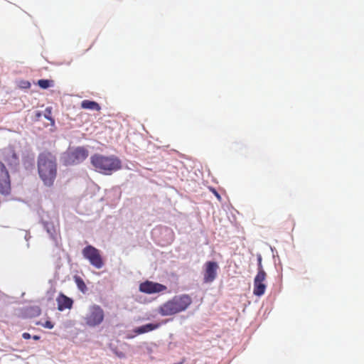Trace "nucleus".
<instances>
[{"label":"nucleus","instance_id":"obj_1","mask_svg":"<svg viewBox=\"0 0 364 364\" xmlns=\"http://www.w3.org/2000/svg\"><path fill=\"white\" fill-rule=\"evenodd\" d=\"M37 172L44 186L50 187L57 176V160L50 152L44 151L37 157Z\"/></svg>","mask_w":364,"mask_h":364},{"label":"nucleus","instance_id":"obj_2","mask_svg":"<svg viewBox=\"0 0 364 364\" xmlns=\"http://www.w3.org/2000/svg\"><path fill=\"white\" fill-rule=\"evenodd\" d=\"M193 304V299L189 294H181L173 296L158 308V314L162 316H171L184 312Z\"/></svg>","mask_w":364,"mask_h":364},{"label":"nucleus","instance_id":"obj_3","mask_svg":"<svg viewBox=\"0 0 364 364\" xmlns=\"http://www.w3.org/2000/svg\"><path fill=\"white\" fill-rule=\"evenodd\" d=\"M90 163L95 171L105 175H110L120 169V160L115 156L94 154L90 156Z\"/></svg>","mask_w":364,"mask_h":364},{"label":"nucleus","instance_id":"obj_4","mask_svg":"<svg viewBox=\"0 0 364 364\" xmlns=\"http://www.w3.org/2000/svg\"><path fill=\"white\" fill-rule=\"evenodd\" d=\"M88 157V150L82 146L67 151L63 155L64 166H75L85 161Z\"/></svg>","mask_w":364,"mask_h":364},{"label":"nucleus","instance_id":"obj_5","mask_svg":"<svg viewBox=\"0 0 364 364\" xmlns=\"http://www.w3.org/2000/svg\"><path fill=\"white\" fill-rule=\"evenodd\" d=\"M105 319V312L100 306L92 304L89 307V311L83 318L85 324L90 328H95L103 322Z\"/></svg>","mask_w":364,"mask_h":364},{"label":"nucleus","instance_id":"obj_6","mask_svg":"<svg viewBox=\"0 0 364 364\" xmlns=\"http://www.w3.org/2000/svg\"><path fill=\"white\" fill-rule=\"evenodd\" d=\"M82 255L89 261L90 264L97 269H100L105 265L100 251L93 246L87 245L82 250Z\"/></svg>","mask_w":364,"mask_h":364},{"label":"nucleus","instance_id":"obj_7","mask_svg":"<svg viewBox=\"0 0 364 364\" xmlns=\"http://www.w3.org/2000/svg\"><path fill=\"white\" fill-rule=\"evenodd\" d=\"M265 272L262 267V258L258 257V272L254 277V289H252V294L256 296H262L264 294L265 291Z\"/></svg>","mask_w":364,"mask_h":364},{"label":"nucleus","instance_id":"obj_8","mask_svg":"<svg viewBox=\"0 0 364 364\" xmlns=\"http://www.w3.org/2000/svg\"><path fill=\"white\" fill-rule=\"evenodd\" d=\"M139 290H140V292L147 294H154L164 291L166 290V287L159 282L146 281L145 282L140 284V286H139Z\"/></svg>","mask_w":364,"mask_h":364},{"label":"nucleus","instance_id":"obj_9","mask_svg":"<svg viewBox=\"0 0 364 364\" xmlns=\"http://www.w3.org/2000/svg\"><path fill=\"white\" fill-rule=\"evenodd\" d=\"M218 269V264L215 262H206L204 264V277L203 282L205 284L213 282L217 278V270Z\"/></svg>","mask_w":364,"mask_h":364},{"label":"nucleus","instance_id":"obj_10","mask_svg":"<svg viewBox=\"0 0 364 364\" xmlns=\"http://www.w3.org/2000/svg\"><path fill=\"white\" fill-rule=\"evenodd\" d=\"M9 191H11L9 174H8V171H6L3 162L0 161V192L2 195H8Z\"/></svg>","mask_w":364,"mask_h":364},{"label":"nucleus","instance_id":"obj_11","mask_svg":"<svg viewBox=\"0 0 364 364\" xmlns=\"http://www.w3.org/2000/svg\"><path fill=\"white\" fill-rule=\"evenodd\" d=\"M2 159L9 166H14L18 164V156L12 148H7L3 150Z\"/></svg>","mask_w":364,"mask_h":364},{"label":"nucleus","instance_id":"obj_12","mask_svg":"<svg viewBox=\"0 0 364 364\" xmlns=\"http://www.w3.org/2000/svg\"><path fill=\"white\" fill-rule=\"evenodd\" d=\"M56 302H58V310L60 311L65 309H72V304H73V301H72V299H70L63 294H60L59 296H58Z\"/></svg>","mask_w":364,"mask_h":364},{"label":"nucleus","instance_id":"obj_13","mask_svg":"<svg viewBox=\"0 0 364 364\" xmlns=\"http://www.w3.org/2000/svg\"><path fill=\"white\" fill-rule=\"evenodd\" d=\"M159 327L160 323H147L146 325H143L142 326H139L134 328V333L136 335H141L149 332H151L159 328Z\"/></svg>","mask_w":364,"mask_h":364},{"label":"nucleus","instance_id":"obj_14","mask_svg":"<svg viewBox=\"0 0 364 364\" xmlns=\"http://www.w3.org/2000/svg\"><path fill=\"white\" fill-rule=\"evenodd\" d=\"M80 107L84 109H87L90 111L100 112V106L99 104L94 101H90L88 100H85L80 102Z\"/></svg>","mask_w":364,"mask_h":364},{"label":"nucleus","instance_id":"obj_15","mask_svg":"<svg viewBox=\"0 0 364 364\" xmlns=\"http://www.w3.org/2000/svg\"><path fill=\"white\" fill-rule=\"evenodd\" d=\"M75 284L76 287H77V289L80 290L82 292H85L87 289V287H85V284L82 281L81 278L79 277H75Z\"/></svg>","mask_w":364,"mask_h":364},{"label":"nucleus","instance_id":"obj_16","mask_svg":"<svg viewBox=\"0 0 364 364\" xmlns=\"http://www.w3.org/2000/svg\"><path fill=\"white\" fill-rule=\"evenodd\" d=\"M51 83H53V81L50 80H40L37 82V85L40 86V88L43 90H46L50 87V86H51Z\"/></svg>","mask_w":364,"mask_h":364},{"label":"nucleus","instance_id":"obj_17","mask_svg":"<svg viewBox=\"0 0 364 364\" xmlns=\"http://www.w3.org/2000/svg\"><path fill=\"white\" fill-rule=\"evenodd\" d=\"M44 117H46V119H47L48 120L50 121V122H54V120H53V119L51 118V108H46V113H44Z\"/></svg>","mask_w":364,"mask_h":364},{"label":"nucleus","instance_id":"obj_18","mask_svg":"<svg viewBox=\"0 0 364 364\" xmlns=\"http://www.w3.org/2000/svg\"><path fill=\"white\" fill-rule=\"evenodd\" d=\"M46 228H47L48 233L50 234V235H54V228L53 226L49 227L48 224L46 225Z\"/></svg>","mask_w":364,"mask_h":364},{"label":"nucleus","instance_id":"obj_19","mask_svg":"<svg viewBox=\"0 0 364 364\" xmlns=\"http://www.w3.org/2000/svg\"><path fill=\"white\" fill-rule=\"evenodd\" d=\"M43 326H44V328H47V329L53 328V323H51V322L49 321H46V323H44V325H43Z\"/></svg>","mask_w":364,"mask_h":364},{"label":"nucleus","instance_id":"obj_20","mask_svg":"<svg viewBox=\"0 0 364 364\" xmlns=\"http://www.w3.org/2000/svg\"><path fill=\"white\" fill-rule=\"evenodd\" d=\"M30 87V82L28 81L22 82V88H29Z\"/></svg>","mask_w":364,"mask_h":364},{"label":"nucleus","instance_id":"obj_21","mask_svg":"<svg viewBox=\"0 0 364 364\" xmlns=\"http://www.w3.org/2000/svg\"><path fill=\"white\" fill-rule=\"evenodd\" d=\"M22 338L25 340H29L30 339V334L28 333H22Z\"/></svg>","mask_w":364,"mask_h":364},{"label":"nucleus","instance_id":"obj_22","mask_svg":"<svg viewBox=\"0 0 364 364\" xmlns=\"http://www.w3.org/2000/svg\"><path fill=\"white\" fill-rule=\"evenodd\" d=\"M31 309H33V311H34V312H36V314H37V315L39 314V309H38L37 307L33 308Z\"/></svg>","mask_w":364,"mask_h":364},{"label":"nucleus","instance_id":"obj_23","mask_svg":"<svg viewBox=\"0 0 364 364\" xmlns=\"http://www.w3.org/2000/svg\"><path fill=\"white\" fill-rule=\"evenodd\" d=\"M213 195L216 196V197L220 199V195L215 190H213Z\"/></svg>","mask_w":364,"mask_h":364},{"label":"nucleus","instance_id":"obj_24","mask_svg":"<svg viewBox=\"0 0 364 364\" xmlns=\"http://www.w3.org/2000/svg\"><path fill=\"white\" fill-rule=\"evenodd\" d=\"M39 339V337L38 336H33V340L37 341Z\"/></svg>","mask_w":364,"mask_h":364}]
</instances>
